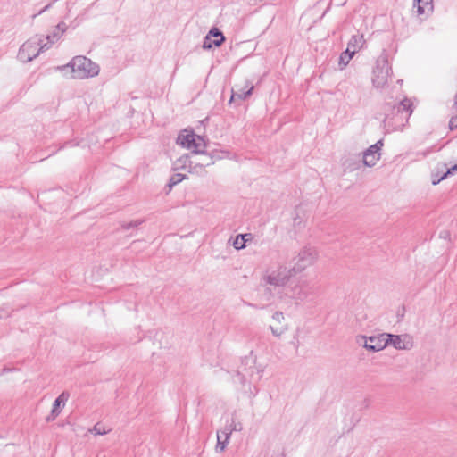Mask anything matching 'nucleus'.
<instances>
[{
  "label": "nucleus",
  "instance_id": "f257e3e1",
  "mask_svg": "<svg viewBox=\"0 0 457 457\" xmlns=\"http://www.w3.org/2000/svg\"><path fill=\"white\" fill-rule=\"evenodd\" d=\"M295 276L291 267H287L283 263L276 266H270L262 275V282L265 285L262 297L266 301L272 300L276 295L282 299V294L291 278Z\"/></svg>",
  "mask_w": 457,
  "mask_h": 457
},
{
  "label": "nucleus",
  "instance_id": "f03ea898",
  "mask_svg": "<svg viewBox=\"0 0 457 457\" xmlns=\"http://www.w3.org/2000/svg\"><path fill=\"white\" fill-rule=\"evenodd\" d=\"M384 123L395 130L403 128L411 117L413 108L411 99L405 97L399 102H386L382 106Z\"/></svg>",
  "mask_w": 457,
  "mask_h": 457
},
{
  "label": "nucleus",
  "instance_id": "7ed1b4c3",
  "mask_svg": "<svg viewBox=\"0 0 457 457\" xmlns=\"http://www.w3.org/2000/svg\"><path fill=\"white\" fill-rule=\"evenodd\" d=\"M71 68L73 79H87L95 77L99 73V66L93 62L86 56L78 55L71 59V61L64 66L59 67L60 70Z\"/></svg>",
  "mask_w": 457,
  "mask_h": 457
},
{
  "label": "nucleus",
  "instance_id": "20e7f679",
  "mask_svg": "<svg viewBox=\"0 0 457 457\" xmlns=\"http://www.w3.org/2000/svg\"><path fill=\"white\" fill-rule=\"evenodd\" d=\"M318 259V252L315 247L311 245L303 246L292 259V270L296 274L303 272L307 268L312 266Z\"/></svg>",
  "mask_w": 457,
  "mask_h": 457
},
{
  "label": "nucleus",
  "instance_id": "39448f33",
  "mask_svg": "<svg viewBox=\"0 0 457 457\" xmlns=\"http://www.w3.org/2000/svg\"><path fill=\"white\" fill-rule=\"evenodd\" d=\"M391 72V67L388 62V55L383 51L378 57L373 70L372 84L377 88H382L387 83Z\"/></svg>",
  "mask_w": 457,
  "mask_h": 457
},
{
  "label": "nucleus",
  "instance_id": "423d86ee",
  "mask_svg": "<svg viewBox=\"0 0 457 457\" xmlns=\"http://www.w3.org/2000/svg\"><path fill=\"white\" fill-rule=\"evenodd\" d=\"M49 49L47 44H42L40 38H30L19 49L18 59L22 62H29L38 56L40 52Z\"/></svg>",
  "mask_w": 457,
  "mask_h": 457
},
{
  "label": "nucleus",
  "instance_id": "0eeeda50",
  "mask_svg": "<svg viewBox=\"0 0 457 457\" xmlns=\"http://www.w3.org/2000/svg\"><path fill=\"white\" fill-rule=\"evenodd\" d=\"M312 294V287L310 284L306 280H298L285 288V292L282 294V299L287 297L296 302H304Z\"/></svg>",
  "mask_w": 457,
  "mask_h": 457
},
{
  "label": "nucleus",
  "instance_id": "6e6552de",
  "mask_svg": "<svg viewBox=\"0 0 457 457\" xmlns=\"http://www.w3.org/2000/svg\"><path fill=\"white\" fill-rule=\"evenodd\" d=\"M385 335L386 333L370 337L359 336L356 341L360 345H362L370 352H379L387 346Z\"/></svg>",
  "mask_w": 457,
  "mask_h": 457
},
{
  "label": "nucleus",
  "instance_id": "1a4fd4ad",
  "mask_svg": "<svg viewBox=\"0 0 457 457\" xmlns=\"http://www.w3.org/2000/svg\"><path fill=\"white\" fill-rule=\"evenodd\" d=\"M387 345H392L396 350H411L413 347L412 337L408 334L394 335L386 333Z\"/></svg>",
  "mask_w": 457,
  "mask_h": 457
},
{
  "label": "nucleus",
  "instance_id": "9d476101",
  "mask_svg": "<svg viewBox=\"0 0 457 457\" xmlns=\"http://www.w3.org/2000/svg\"><path fill=\"white\" fill-rule=\"evenodd\" d=\"M253 88V85L249 80H245L244 87L238 88L237 90H232V95L229 99V103L234 101L236 98L240 100H245L248 96L252 95Z\"/></svg>",
  "mask_w": 457,
  "mask_h": 457
},
{
  "label": "nucleus",
  "instance_id": "9b49d317",
  "mask_svg": "<svg viewBox=\"0 0 457 457\" xmlns=\"http://www.w3.org/2000/svg\"><path fill=\"white\" fill-rule=\"evenodd\" d=\"M69 393L64 391L54 400L51 411V416L46 418V421H50L55 419V417L61 411V404L64 405L65 402L69 399Z\"/></svg>",
  "mask_w": 457,
  "mask_h": 457
},
{
  "label": "nucleus",
  "instance_id": "f8f14e48",
  "mask_svg": "<svg viewBox=\"0 0 457 457\" xmlns=\"http://www.w3.org/2000/svg\"><path fill=\"white\" fill-rule=\"evenodd\" d=\"M365 44V39L363 35L356 34L353 35L347 43V48L351 53L356 54L359 50H361Z\"/></svg>",
  "mask_w": 457,
  "mask_h": 457
},
{
  "label": "nucleus",
  "instance_id": "ddd939ff",
  "mask_svg": "<svg viewBox=\"0 0 457 457\" xmlns=\"http://www.w3.org/2000/svg\"><path fill=\"white\" fill-rule=\"evenodd\" d=\"M413 7L419 15L429 13L433 11V0H413Z\"/></svg>",
  "mask_w": 457,
  "mask_h": 457
},
{
  "label": "nucleus",
  "instance_id": "4468645a",
  "mask_svg": "<svg viewBox=\"0 0 457 457\" xmlns=\"http://www.w3.org/2000/svg\"><path fill=\"white\" fill-rule=\"evenodd\" d=\"M255 372L258 373V370L253 365H251L248 369L244 367L237 370V378H238V381L241 385H245L247 382L248 378H250V381L253 379V374Z\"/></svg>",
  "mask_w": 457,
  "mask_h": 457
},
{
  "label": "nucleus",
  "instance_id": "2eb2a0df",
  "mask_svg": "<svg viewBox=\"0 0 457 457\" xmlns=\"http://www.w3.org/2000/svg\"><path fill=\"white\" fill-rule=\"evenodd\" d=\"M361 165V161L360 159V154L354 155V156H349V157L345 158V161L343 162V167H344L345 171H349V172L354 171V170L360 169Z\"/></svg>",
  "mask_w": 457,
  "mask_h": 457
},
{
  "label": "nucleus",
  "instance_id": "dca6fc26",
  "mask_svg": "<svg viewBox=\"0 0 457 457\" xmlns=\"http://www.w3.org/2000/svg\"><path fill=\"white\" fill-rule=\"evenodd\" d=\"M191 155L190 154H186L179 157L173 163V170H186V169H192V164L194 163L191 161Z\"/></svg>",
  "mask_w": 457,
  "mask_h": 457
},
{
  "label": "nucleus",
  "instance_id": "f3484780",
  "mask_svg": "<svg viewBox=\"0 0 457 457\" xmlns=\"http://www.w3.org/2000/svg\"><path fill=\"white\" fill-rule=\"evenodd\" d=\"M230 438L229 432L223 430L217 431L216 452H222L227 447Z\"/></svg>",
  "mask_w": 457,
  "mask_h": 457
},
{
  "label": "nucleus",
  "instance_id": "a211bd4d",
  "mask_svg": "<svg viewBox=\"0 0 457 457\" xmlns=\"http://www.w3.org/2000/svg\"><path fill=\"white\" fill-rule=\"evenodd\" d=\"M195 137L196 135L193 131L187 134H179L178 143L185 148L191 149L193 144H195Z\"/></svg>",
  "mask_w": 457,
  "mask_h": 457
},
{
  "label": "nucleus",
  "instance_id": "6ab92c4d",
  "mask_svg": "<svg viewBox=\"0 0 457 457\" xmlns=\"http://www.w3.org/2000/svg\"><path fill=\"white\" fill-rule=\"evenodd\" d=\"M380 154H375L368 150H365L362 153V164L368 167H373L377 163V162L379 160Z\"/></svg>",
  "mask_w": 457,
  "mask_h": 457
},
{
  "label": "nucleus",
  "instance_id": "aec40b11",
  "mask_svg": "<svg viewBox=\"0 0 457 457\" xmlns=\"http://www.w3.org/2000/svg\"><path fill=\"white\" fill-rule=\"evenodd\" d=\"M210 37H212V44H214V46L219 47L222 45V43L225 41V37L223 33L216 27L212 28L209 30Z\"/></svg>",
  "mask_w": 457,
  "mask_h": 457
},
{
  "label": "nucleus",
  "instance_id": "412c9836",
  "mask_svg": "<svg viewBox=\"0 0 457 457\" xmlns=\"http://www.w3.org/2000/svg\"><path fill=\"white\" fill-rule=\"evenodd\" d=\"M205 147L206 144L204 139L202 137L196 135V137H195V144H193L191 148L193 149L191 154H204Z\"/></svg>",
  "mask_w": 457,
  "mask_h": 457
},
{
  "label": "nucleus",
  "instance_id": "4be33fe9",
  "mask_svg": "<svg viewBox=\"0 0 457 457\" xmlns=\"http://www.w3.org/2000/svg\"><path fill=\"white\" fill-rule=\"evenodd\" d=\"M252 238V235L249 234V233H246V234H239L236 237V238L234 239L233 243H232V245L234 246L235 249L237 250H241V249H244L245 247V244L246 242Z\"/></svg>",
  "mask_w": 457,
  "mask_h": 457
},
{
  "label": "nucleus",
  "instance_id": "5701e85b",
  "mask_svg": "<svg viewBox=\"0 0 457 457\" xmlns=\"http://www.w3.org/2000/svg\"><path fill=\"white\" fill-rule=\"evenodd\" d=\"M354 54L351 53L349 49H345L339 56L338 64L340 69L343 70L353 57Z\"/></svg>",
  "mask_w": 457,
  "mask_h": 457
},
{
  "label": "nucleus",
  "instance_id": "b1692460",
  "mask_svg": "<svg viewBox=\"0 0 457 457\" xmlns=\"http://www.w3.org/2000/svg\"><path fill=\"white\" fill-rule=\"evenodd\" d=\"M243 424L240 421H237L234 417L231 419V422L224 428V430L231 433L233 431H242Z\"/></svg>",
  "mask_w": 457,
  "mask_h": 457
},
{
  "label": "nucleus",
  "instance_id": "393cba45",
  "mask_svg": "<svg viewBox=\"0 0 457 457\" xmlns=\"http://www.w3.org/2000/svg\"><path fill=\"white\" fill-rule=\"evenodd\" d=\"M186 175H183V174H180V173H175L173 174L170 179V181L168 183V187H169V190H171V188L176 186L177 184L180 183L182 180H184L186 179Z\"/></svg>",
  "mask_w": 457,
  "mask_h": 457
},
{
  "label": "nucleus",
  "instance_id": "a878e982",
  "mask_svg": "<svg viewBox=\"0 0 457 457\" xmlns=\"http://www.w3.org/2000/svg\"><path fill=\"white\" fill-rule=\"evenodd\" d=\"M61 37H62V31L54 29L53 32H51L50 34H48L46 37V39L47 40V42L46 44H47V46H49V48H50L51 46L54 42L58 41Z\"/></svg>",
  "mask_w": 457,
  "mask_h": 457
},
{
  "label": "nucleus",
  "instance_id": "bb28decb",
  "mask_svg": "<svg viewBox=\"0 0 457 457\" xmlns=\"http://www.w3.org/2000/svg\"><path fill=\"white\" fill-rule=\"evenodd\" d=\"M110 430L105 429V428L99 423H96L90 430L89 432L94 435H99L103 436L109 432Z\"/></svg>",
  "mask_w": 457,
  "mask_h": 457
},
{
  "label": "nucleus",
  "instance_id": "cd10ccee",
  "mask_svg": "<svg viewBox=\"0 0 457 457\" xmlns=\"http://www.w3.org/2000/svg\"><path fill=\"white\" fill-rule=\"evenodd\" d=\"M203 155H204V156H205V157H206V159H204V160L202 161V162H201V163H195V168L196 166H199L200 168H203V167H204V166H209V165H211V164H212V163L214 162H213V157H212V155H211V154H206L205 153H204V154H203Z\"/></svg>",
  "mask_w": 457,
  "mask_h": 457
},
{
  "label": "nucleus",
  "instance_id": "c85d7f7f",
  "mask_svg": "<svg viewBox=\"0 0 457 457\" xmlns=\"http://www.w3.org/2000/svg\"><path fill=\"white\" fill-rule=\"evenodd\" d=\"M383 146L382 140H378L376 144L371 145L367 150L375 154H380V149Z\"/></svg>",
  "mask_w": 457,
  "mask_h": 457
},
{
  "label": "nucleus",
  "instance_id": "c756f323",
  "mask_svg": "<svg viewBox=\"0 0 457 457\" xmlns=\"http://www.w3.org/2000/svg\"><path fill=\"white\" fill-rule=\"evenodd\" d=\"M212 37H210L209 33L204 37V43H203V48L204 49H211L212 46H214V44H212Z\"/></svg>",
  "mask_w": 457,
  "mask_h": 457
},
{
  "label": "nucleus",
  "instance_id": "7c9ffc66",
  "mask_svg": "<svg viewBox=\"0 0 457 457\" xmlns=\"http://www.w3.org/2000/svg\"><path fill=\"white\" fill-rule=\"evenodd\" d=\"M270 329L271 330L272 335L275 337H280L287 330L286 328H283V327L276 328L273 326H270Z\"/></svg>",
  "mask_w": 457,
  "mask_h": 457
},
{
  "label": "nucleus",
  "instance_id": "2f4dec72",
  "mask_svg": "<svg viewBox=\"0 0 457 457\" xmlns=\"http://www.w3.org/2000/svg\"><path fill=\"white\" fill-rule=\"evenodd\" d=\"M452 171H457V163L453 165L451 169H448L447 171L437 180H433V185L438 184L442 179H445L448 174L452 173Z\"/></svg>",
  "mask_w": 457,
  "mask_h": 457
},
{
  "label": "nucleus",
  "instance_id": "473e14b6",
  "mask_svg": "<svg viewBox=\"0 0 457 457\" xmlns=\"http://www.w3.org/2000/svg\"><path fill=\"white\" fill-rule=\"evenodd\" d=\"M141 223H142V220H135V221H131V222H127V223L122 224V228L125 230H129L130 228L139 226Z\"/></svg>",
  "mask_w": 457,
  "mask_h": 457
},
{
  "label": "nucleus",
  "instance_id": "72a5a7b5",
  "mask_svg": "<svg viewBox=\"0 0 457 457\" xmlns=\"http://www.w3.org/2000/svg\"><path fill=\"white\" fill-rule=\"evenodd\" d=\"M284 319H285L284 314L281 312H276L272 315V320L278 323H281L282 320H284Z\"/></svg>",
  "mask_w": 457,
  "mask_h": 457
},
{
  "label": "nucleus",
  "instance_id": "f704fd0d",
  "mask_svg": "<svg viewBox=\"0 0 457 457\" xmlns=\"http://www.w3.org/2000/svg\"><path fill=\"white\" fill-rule=\"evenodd\" d=\"M57 0H53L51 1L48 4H46L44 8H42L37 13L34 14L33 15V18L37 17V15H40L42 13H44L45 12L48 11L52 6L53 4L56 2Z\"/></svg>",
  "mask_w": 457,
  "mask_h": 457
},
{
  "label": "nucleus",
  "instance_id": "c9c22d12",
  "mask_svg": "<svg viewBox=\"0 0 457 457\" xmlns=\"http://www.w3.org/2000/svg\"><path fill=\"white\" fill-rule=\"evenodd\" d=\"M67 29V25L65 22L63 21H61L57 24L56 28H55V30H59V31H62V36L64 34V32L66 31Z\"/></svg>",
  "mask_w": 457,
  "mask_h": 457
},
{
  "label": "nucleus",
  "instance_id": "e433bc0d",
  "mask_svg": "<svg viewBox=\"0 0 457 457\" xmlns=\"http://www.w3.org/2000/svg\"><path fill=\"white\" fill-rule=\"evenodd\" d=\"M449 128L451 130L457 129V116L452 117V119L449 121Z\"/></svg>",
  "mask_w": 457,
  "mask_h": 457
},
{
  "label": "nucleus",
  "instance_id": "4c0bfd02",
  "mask_svg": "<svg viewBox=\"0 0 457 457\" xmlns=\"http://www.w3.org/2000/svg\"><path fill=\"white\" fill-rule=\"evenodd\" d=\"M244 362H245V365L249 364V363H253L252 358H245L244 360Z\"/></svg>",
  "mask_w": 457,
  "mask_h": 457
},
{
  "label": "nucleus",
  "instance_id": "58836bf2",
  "mask_svg": "<svg viewBox=\"0 0 457 457\" xmlns=\"http://www.w3.org/2000/svg\"><path fill=\"white\" fill-rule=\"evenodd\" d=\"M247 305H248V306H251V307H255V305H254V304H253V303H247Z\"/></svg>",
  "mask_w": 457,
  "mask_h": 457
},
{
  "label": "nucleus",
  "instance_id": "ea45409f",
  "mask_svg": "<svg viewBox=\"0 0 457 457\" xmlns=\"http://www.w3.org/2000/svg\"><path fill=\"white\" fill-rule=\"evenodd\" d=\"M454 104L457 106V96H455Z\"/></svg>",
  "mask_w": 457,
  "mask_h": 457
},
{
  "label": "nucleus",
  "instance_id": "a19ab883",
  "mask_svg": "<svg viewBox=\"0 0 457 457\" xmlns=\"http://www.w3.org/2000/svg\"><path fill=\"white\" fill-rule=\"evenodd\" d=\"M2 317H3V315H2V314H0V318H2Z\"/></svg>",
  "mask_w": 457,
  "mask_h": 457
}]
</instances>
